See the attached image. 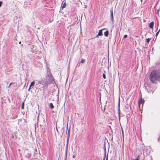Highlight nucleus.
I'll use <instances>...</instances> for the list:
<instances>
[{"label": "nucleus", "instance_id": "4468645a", "mask_svg": "<svg viewBox=\"0 0 160 160\" xmlns=\"http://www.w3.org/2000/svg\"><path fill=\"white\" fill-rule=\"evenodd\" d=\"M2 2L0 1V7H1L2 4Z\"/></svg>", "mask_w": 160, "mask_h": 160}, {"label": "nucleus", "instance_id": "f3484780", "mask_svg": "<svg viewBox=\"0 0 160 160\" xmlns=\"http://www.w3.org/2000/svg\"><path fill=\"white\" fill-rule=\"evenodd\" d=\"M159 31H158V32H157V33H156V35H157L158 34V33H159Z\"/></svg>", "mask_w": 160, "mask_h": 160}, {"label": "nucleus", "instance_id": "412c9836", "mask_svg": "<svg viewBox=\"0 0 160 160\" xmlns=\"http://www.w3.org/2000/svg\"><path fill=\"white\" fill-rule=\"evenodd\" d=\"M73 158H74V156H73Z\"/></svg>", "mask_w": 160, "mask_h": 160}, {"label": "nucleus", "instance_id": "0eeeda50", "mask_svg": "<svg viewBox=\"0 0 160 160\" xmlns=\"http://www.w3.org/2000/svg\"><path fill=\"white\" fill-rule=\"evenodd\" d=\"M108 34H109V32H108V30L106 31L104 33V35L106 37L108 36Z\"/></svg>", "mask_w": 160, "mask_h": 160}, {"label": "nucleus", "instance_id": "f8f14e48", "mask_svg": "<svg viewBox=\"0 0 160 160\" xmlns=\"http://www.w3.org/2000/svg\"><path fill=\"white\" fill-rule=\"evenodd\" d=\"M84 62V60L83 59H82L81 61V62L82 63H83Z\"/></svg>", "mask_w": 160, "mask_h": 160}, {"label": "nucleus", "instance_id": "7ed1b4c3", "mask_svg": "<svg viewBox=\"0 0 160 160\" xmlns=\"http://www.w3.org/2000/svg\"><path fill=\"white\" fill-rule=\"evenodd\" d=\"M105 29H102L101 30H100L99 31V32L98 33V35L96 36V37H98L99 36H100L102 35V31L103 30H104Z\"/></svg>", "mask_w": 160, "mask_h": 160}, {"label": "nucleus", "instance_id": "20e7f679", "mask_svg": "<svg viewBox=\"0 0 160 160\" xmlns=\"http://www.w3.org/2000/svg\"><path fill=\"white\" fill-rule=\"evenodd\" d=\"M110 14H111V17L112 20L113 21L114 18H113V11L112 10L110 11Z\"/></svg>", "mask_w": 160, "mask_h": 160}, {"label": "nucleus", "instance_id": "a211bd4d", "mask_svg": "<svg viewBox=\"0 0 160 160\" xmlns=\"http://www.w3.org/2000/svg\"><path fill=\"white\" fill-rule=\"evenodd\" d=\"M51 78L52 79H53V78L51 76Z\"/></svg>", "mask_w": 160, "mask_h": 160}, {"label": "nucleus", "instance_id": "423d86ee", "mask_svg": "<svg viewBox=\"0 0 160 160\" xmlns=\"http://www.w3.org/2000/svg\"><path fill=\"white\" fill-rule=\"evenodd\" d=\"M35 84V82L34 81L32 82L30 85L29 89H30L31 88V87L34 85Z\"/></svg>", "mask_w": 160, "mask_h": 160}, {"label": "nucleus", "instance_id": "f257e3e1", "mask_svg": "<svg viewBox=\"0 0 160 160\" xmlns=\"http://www.w3.org/2000/svg\"><path fill=\"white\" fill-rule=\"evenodd\" d=\"M160 79V69L153 70L150 73V79L153 83H156Z\"/></svg>", "mask_w": 160, "mask_h": 160}, {"label": "nucleus", "instance_id": "6ab92c4d", "mask_svg": "<svg viewBox=\"0 0 160 160\" xmlns=\"http://www.w3.org/2000/svg\"><path fill=\"white\" fill-rule=\"evenodd\" d=\"M136 160H138V158H137L136 159Z\"/></svg>", "mask_w": 160, "mask_h": 160}, {"label": "nucleus", "instance_id": "dca6fc26", "mask_svg": "<svg viewBox=\"0 0 160 160\" xmlns=\"http://www.w3.org/2000/svg\"><path fill=\"white\" fill-rule=\"evenodd\" d=\"M127 37H128V36H127V35H124V38H127Z\"/></svg>", "mask_w": 160, "mask_h": 160}, {"label": "nucleus", "instance_id": "2eb2a0df", "mask_svg": "<svg viewBox=\"0 0 160 160\" xmlns=\"http://www.w3.org/2000/svg\"><path fill=\"white\" fill-rule=\"evenodd\" d=\"M13 83H14L13 82H11L10 83V84H9V85L8 86V88H9L10 87V86L12 84H13Z\"/></svg>", "mask_w": 160, "mask_h": 160}, {"label": "nucleus", "instance_id": "9d476101", "mask_svg": "<svg viewBox=\"0 0 160 160\" xmlns=\"http://www.w3.org/2000/svg\"><path fill=\"white\" fill-rule=\"evenodd\" d=\"M24 102H23L22 103V107H21L22 109H24Z\"/></svg>", "mask_w": 160, "mask_h": 160}, {"label": "nucleus", "instance_id": "1a4fd4ad", "mask_svg": "<svg viewBox=\"0 0 160 160\" xmlns=\"http://www.w3.org/2000/svg\"><path fill=\"white\" fill-rule=\"evenodd\" d=\"M50 107L52 109L54 108V107L52 103L50 104Z\"/></svg>", "mask_w": 160, "mask_h": 160}, {"label": "nucleus", "instance_id": "9b49d317", "mask_svg": "<svg viewBox=\"0 0 160 160\" xmlns=\"http://www.w3.org/2000/svg\"><path fill=\"white\" fill-rule=\"evenodd\" d=\"M150 41V39L149 38H148L147 39H146V41L147 42L149 43Z\"/></svg>", "mask_w": 160, "mask_h": 160}, {"label": "nucleus", "instance_id": "39448f33", "mask_svg": "<svg viewBox=\"0 0 160 160\" xmlns=\"http://www.w3.org/2000/svg\"><path fill=\"white\" fill-rule=\"evenodd\" d=\"M153 25L154 22H151L149 24V27L152 29H153Z\"/></svg>", "mask_w": 160, "mask_h": 160}, {"label": "nucleus", "instance_id": "f03ea898", "mask_svg": "<svg viewBox=\"0 0 160 160\" xmlns=\"http://www.w3.org/2000/svg\"><path fill=\"white\" fill-rule=\"evenodd\" d=\"M144 103V100L142 98H141V99L139 100L138 102V106L139 108V109L141 111L142 110V107L143 106V104Z\"/></svg>", "mask_w": 160, "mask_h": 160}, {"label": "nucleus", "instance_id": "aec40b11", "mask_svg": "<svg viewBox=\"0 0 160 160\" xmlns=\"http://www.w3.org/2000/svg\"><path fill=\"white\" fill-rule=\"evenodd\" d=\"M21 43V42H20H20H19V44H20Z\"/></svg>", "mask_w": 160, "mask_h": 160}, {"label": "nucleus", "instance_id": "6e6552de", "mask_svg": "<svg viewBox=\"0 0 160 160\" xmlns=\"http://www.w3.org/2000/svg\"><path fill=\"white\" fill-rule=\"evenodd\" d=\"M66 7V4L65 2L62 5L61 8H62V9L63 8H64Z\"/></svg>", "mask_w": 160, "mask_h": 160}, {"label": "nucleus", "instance_id": "ddd939ff", "mask_svg": "<svg viewBox=\"0 0 160 160\" xmlns=\"http://www.w3.org/2000/svg\"><path fill=\"white\" fill-rule=\"evenodd\" d=\"M103 77L104 79L106 78V75H105V74H104V73L103 74Z\"/></svg>", "mask_w": 160, "mask_h": 160}]
</instances>
